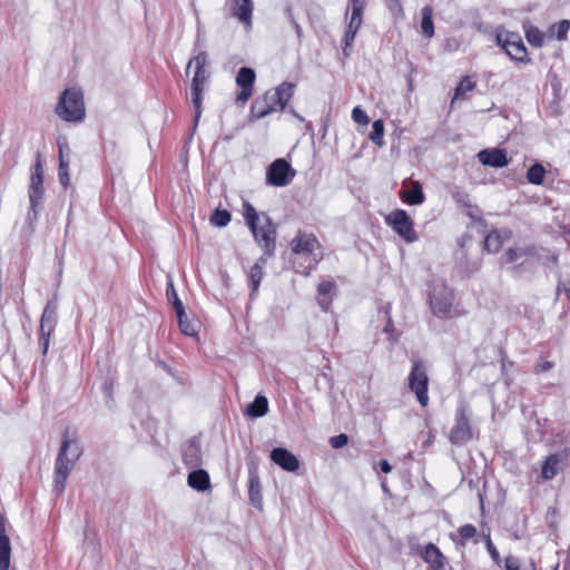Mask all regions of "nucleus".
<instances>
[{
    "mask_svg": "<svg viewBox=\"0 0 570 570\" xmlns=\"http://www.w3.org/2000/svg\"><path fill=\"white\" fill-rule=\"evenodd\" d=\"M81 454V444L66 431L55 462L53 492L61 494L65 491L67 479Z\"/></svg>",
    "mask_w": 570,
    "mask_h": 570,
    "instance_id": "obj_1",
    "label": "nucleus"
},
{
    "mask_svg": "<svg viewBox=\"0 0 570 570\" xmlns=\"http://www.w3.org/2000/svg\"><path fill=\"white\" fill-rule=\"evenodd\" d=\"M208 57L206 52H199L196 57L189 60L187 65V72L190 68H195L194 77L191 80V102L195 108V121L197 122L202 115V102L205 83L208 79L206 70Z\"/></svg>",
    "mask_w": 570,
    "mask_h": 570,
    "instance_id": "obj_2",
    "label": "nucleus"
},
{
    "mask_svg": "<svg viewBox=\"0 0 570 570\" xmlns=\"http://www.w3.org/2000/svg\"><path fill=\"white\" fill-rule=\"evenodd\" d=\"M57 115L66 121H80L85 117L82 92L78 89H66L56 107Z\"/></svg>",
    "mask_w": 570,
    "mask_h": 570,
    "instance_id": "obj_3",
    "label": "nucleus"
},
{
    "mask_svg": "<svg viewBox=\"0 0 570 570\" xmlns=\"http://www.w3.org/2000/svg\"><path fill=\"white\" fill-rule=\"evenodd\" d=\"M43 167L41 163V158L38 155L37 161L32 168L30 185H29V202H30V210L32 213V217L29 214V219H37L39 210L42 205L45 187H43Z\"/></svg>",
    "mask_w": 570,
    "mask_h": 570,
    "instance_id": "obj_4",
    "label": "nucleus"
},
{
    "mask_svg": "<svg viewBox=\"0 0 570 570\" xmlns=\"http://www.w3.org/2000/svg\"><path fill=\"white\" fill-rule=\"evenodd\" d=\"M385 223L406 243L417 240V234L413 227V220L403 209H395L385 217Z\"/></svg>",
    "mask_w": 570,
    "mask_h": 570,
    "instance_id": "obj_5",
    "label": "nucleus"
},
{
    "mask_svg": "<svg viewBox=\"0 0 570 570\" xmlns=\"http://www.w3.org/2000/svg\"><path fill=\"white\" fill-rule=\"evenodd\" d=\"M473 439V429L468 417L465 405H461L455 411L454 424L450 430L449 440L454 445H462Z\"/></svg>",
    "mask_w": 570,
    "mask_h": 570,
    "instance_id": "obj_6",
    "label": "nucleus"
},
{
    "mask_svg": "<svg viewBox=\"0 0 570 570\" xmlns=\"http://www.w3.org/2000/svg\"><path fill=\"white\" fill-rule=\"evenodd\" d=\"M428 384L429 377L426 371L422 362L415 360L409 376V386L410 390L415 393L417 401L422 406H426L429 403Z\"/></svg>",
    "mask_w": 570,
    "mask_h": 570,
    "instance_id": "obj_7",
    "label": "nucleus"
},
{
    "mask_svg": "<svg viewBox=\"0 0 570 570\" xmlns=\"http://www.w3.org/2000/svg\"><path fill=\"white\" fill-rule=\"evenodd\" d=\"M453 292L444 284L440 283L433 287L430 303L434 314L439 316H448L451 314L453 304Z\"/></svg>",
    "mask_w": 570,
    "mask_h": 570,
    "instance_id": "obj_8",
    "label": "nucleus"
},
{
    "mask_svg": "<svg viewBox=\"0 0 570 570\" xmlns=\"http://www.w3.org/2000/svg\"><path fill=\"white\" fill-rule=\"evenodd\" d=\"M295 170L283 158L276 159L267 168V184L282 187L287 186L294 178Z\"/></svg>",
    "mask_w": 570,
    "mask_h": 570,
    "instance_id": "obj_9",
    "label": "nucleus"
},
{
    "mask_svg": "<svg viewBox=\"0 0 570 570\" xmlns=\"http://www.w3.org/2000/svg\"><path fill=\"white\" fill-rule=\"evenodd\" d=\"M292 249L295 254L308 255L316 264L323 256L317 238L312 234H299L292 240Z\"/></svg>",
    "mask_w": 570,
    "mask_h": 570,
    "instance_id": "obj_10",
    "label": "nucleus"
},
{
    "mask_svg": "<svg viewBox=\"0 0 570 570\" xmlns=\"http://www.w3.org/2000/svg\"><path fill=\"white\" fill-rule=\"evenodd\" d=\"M498 42L502 46L511 59L525 62L528 59V51L524 47L522 39L517 33L498 35Z\"/></svg>",
    "mask_w": 570,
    "mask_h": 570,
    "instance_id": "obj_11",
    "label": "nucleus"
},
{
    "mask_svg": "<svg viewBox=\"0 0 570 570\" xmlns=\"http://www.w3.org/2000/svg\"><path fill=\"white\" fill-rule=\"evenodd\" d=\"M225 7L229 14L236 18L246 30L252 29L254 11L252 0H226Z\"/></svg>",
    "mask_w": 570,
    "mask_h": 570,
    "instance_id": "obj_12",
    "label": "nucleus"
},
{
    "mask_svg": "<svg viewBox=\"0 0 570 570\" xmlns=\"http://www.w3.org/2000/svg\"><path fill=\"white\" fill-rule=\"evenodd\" d=\"M57 323V305L53 302H49L42 313L40 322V335L43 345V354L47 353L50 336L55 330Z\"/></svg>",
    "mask_w": 570,
    "mask_h": 570,
    "instance_id": "obj_13",
    "label": "nucleus"
},
{
    "mask_svg": "<svg viewBox=\"0 0 570 570\" xmlns=\"http://www.w3.org/2000/svg\"><path fill=\"white\" fill-rule=\"evenodd\" d=\"M255 79L256 73L252 68L242 67L238 70L236 76V83L242 90L236 96V102L244 105L249 100V98L253 96Z\"/></svg>",
    "mask_w": 570,
    "mask_h": 570,
    "instance_id": "obj_14",
    "label": "nucleus"
},
{
    "mask_svg": "<svg viewBox=\"0 0 570 570\" xmlns=\"http://www.w3.org/2000/svg\"><path fill=\"white\" fill-rule=\"evenodd\" d=\"M255 239L262 245L265 253L271 255L275 248V230L271 223L266 222L262 226H254L250 228Z\"/></svg>",
    "mask_w": 570,
    "mask_h": 570,
    "instance_id": "obj_15",
    "label": "nucleus"
},
{
    "mask_svg": "<svg viewBox=\"0 0 570 570\" xmlns=\"http://www.w3.org/2000/svg\"><path fill=\"white\" fill-rule=\"evenodd\" d=\"M271 460L287 472H295L299 469L298 459L284 448H275L272 450Z\"/></svg>",
    "mask_w": 570,
    "mask_h": 570,
    "instance_id": "obj_16",
    "label": "nucleus"
},
{
    "mask_svg": "<svg viewBox=\"0 0 570 570\" xmlns=\"http://www.w3.org/2000/svg\"><path fill=\"white\" fill-rule=\"evenodd\" d=\"M478 158L482 165L493 168H502L509 164L504 150L497 148L479 151Z\"/></svg>",
    "mask_w": 570,
    "mask_h": 570,
    "instance_id": "obj_17",
    "label": "nucleus"
},
{
    "mask_svg": "<svg viewBox=\"0 0 570 570\" xmlns=\"http://www.w3.org/2000/svg\"><path fill=\"white\" fill-rule=\"evenodd\" d=\"M11 546L6 534V519L0 513V570H9Z\"/></svg>",
    "mask_w": 570,
    "mask_h": 570,
    "instance_id": "obj_18",
    "label": "nucleus"
},
{
    "mask_svg": "<svg viewBox=\"0 0 570 570\" xmlns=\"http://www.w3.org/2000/svg\"><path fill=\"white\" fill-rule=\"evenodd\" d=\"M400 196L403 202L410 205H420L424 202V194L419 181L412 180L410 187L402 189Z\"/></svg>",
    "mask_w": 570,
    "mask_h": 570,
    "instance_id": "obj_19",
    "label": "nucleus"
},
{
    "mask_svg": "<svg viewBox=\"0 0 570 570\" xmlns=\"http://www.w3.org/2000/svg\"><path fill=\"white\" fill-rule=\"evenodd\" d=\"M362 14L363 12L352 11L351 19L347 26V31L344 37V48L343 52L345 56H348L347 48L353 43L354 38L362 24Z\"/></svg>",
    "mask_w": 570,
    "mask_h": 570,
    "instance_id": "obj_20",
    "label": "nucleus"
},
{
    "mask_svg": "<svg viewBox=\"0 0 570 570\" xmlns=\"http://www.w3.org/2000/svg\"><path fill=\"white\" fill-rule=\"evenodd\" d=\"M422 558L429 563L434 570H441L444 566V557L436 546L429 543L422 553Z\"/></svg>",
    "mask_w": 570,
    "mask_h": 570,
    "instance_id": "obj_21",
    "label": "nucleus"
},
{
    "mask_svg": "<svg viewBox=\"0 0 570 570\" xmlns=\"http://www.w3.org/2000/svg\"><path fill=\"white\" fill-rule=\"evenodd\" d=\"M294 94V85L289 82H283L275 91L267 92V99H276L281 109H284L287 101Z\"/></svg>",
    "mask_w": 570,
    "mask_h": 570,
    "instance_id": "obj_22",
    "label": "nucleus"
},
{
    "mask_svg": "<svg viewBox=\"0 0 570 570\" xmlns=\"http://www.w3.org/2000/svg\"><path fill=\"white\" fill-rule=\"evenodd\" d=\"M59 147V180L60 184L67 188L69 186L70 179H69V163L65 159V151L69 149V146L67 142H58Z\"/></svg>",
    "mask_w": 570,
    "mask_h": 570,
    "instance_id": "obj_23",
    "label": "nucleus"
},
{
    "mask_svg": "<svg viewBox=\"0 0 570 570\" xmlns=\"http://www.w3.org/2000/svg\"><path fill=\"white\" fill-rule=\"evenodd\" d=\"M268 412V401L263 395H257L255 400L246 407V415L250 417H261Z\"/></svg>",
    "mask_w": 570,
    "mask_h": 570,
    "instance_id": "obj_24",
    "label": "nucleus"
},
{
    "mask_svg": "<svg viewBox=\"0 0 570 570\" xmlns=\"http://www.w3.org/2000/svg\"><path fill=\"white\" fill-rule=\"evenodd\" d=\"M188 485L197 491H205L209 488V475L205 470H197L188 475Z\"/></svg>",
    "mask_w": 570,
    "mask_h": 570,
    "instance_id": "obj_25",
    "label": "nucleus"
},
{
    "mask_svg": "<svg viewBox=\"0 0 570 570\" xmlns=\"http://www.w3.org/2000/svg\"><path fill=\"white\" fill-rule=\"evenodd\" d=\"M266 265L265 258H258L249 272V281L252 286V297L257 293L261 281L263 278V268Z\"/></svg>",
    "mask_w": 570,
    "mask_h": 570,
    "instance_id": "obj_26",
    "label": "nucleus"
},
{
    "mask_svg": "<svg viewBox=\"0 0 570 570\" xmlns=\"http://www.w3.org/2000/svg\"><path fill=\"white\" fill-rule=\"evenodd\" d=\"M422 21H421V30L428 37L432 38L434 36V24L432 20L433 9L431 6H425L422 11Z\"/></svg>",
    "mask_w": 570,
    "mask_h": 570,
    "instance_id": "obj_27",
    "label": "nucleus"
},
{
    "mask_svg": "<svg viewBox=\"0 0 570 570\" xmlns=\"http://www.w3.org/2000/svg\"><path fill=\"white\" fill-rule=\"evenodd\" d=\"M335 288V284L331 281H324L318 285V303L324 311H327L331 305V297L328 296Z\"/></svg>",
    "mask_w": 570,
    "mask_h": 570,
    "instance_id": "obj_28",
    "label": "nucleus"
},
{
    "mask_svg": "<svg viewBox=\"0 0 570 570\" xmlns=\"http://www.w3.org/2000/svg\"><path fill=\"white\" fill-rule=\"evenodd\" d=\"M570 29V20H561L552 24L547 33L548 38L556 37L558 40H564Z\"/></svg>",
    "mask_w": 570,
    "mask_h": 570,
    "instance_id": "obj_29",
    "label": "nucleus"
},
{
    "mask_svg": "<svg viewBox=\"0 0 570 570\" xmlns=\"http://www.w3.org/2000/svg\"><path fill=\"white\" fill-rule=\"evenodd\" d=\"M525 38L529 43L541 47L543 45L544 38L548 37L546 33L541 32L537 27L531 24L524 26Z\"/></svg>",
    "mask_w": 570,
    "mask_h": 570,
    "instance_id": "obj_30",
    "label": "nucleus"
},
{
    "mask_svg": "<svg viewBox=\"0 0 570 570\" xmlns=\"http://www.w3.org/2000/svg\"><path fill=\"white\" fill-rule=\"evenodd\" d=\"M474 88H475V82L472 81L469 76L463 77L454 90L452 104L456 99H464L466 94L472 91Z\"/></svg>",
    "mask_w": 570,
    "mask_h": 570,
    "instance_id": "obj_31",
    "label": "nucleus"
},
{
    "mask_svg": "<svg viewBox=\"0 0 570 570\" xmlns=\"http://www.w3.org/2000/svg\"><path fill=\"white\" fill-rule=\"evenodd\" d=\"M546 169L541 164L532 165L527 171V180L533 185L543 184Z\"/></svg>",
    "mask_w": 570,
    "mask_h": 570,
    "instance_id": "obj_32",
    "label": "nucleus"
},
{
    "mask_svg": "<svg viewBox=\"0 0 570 570\" xmlns=\"http://www.w3.org/2000/svg\"><path fill=\"white\" fill-rule=\"evenodd\" d=\"M252 112L257 118H263L273 112L268 105L267 92L259 99H256L252 106Z\"/></svg>",
    "mask_w": 570,
    "mask_h": 570,
    "instance_id": "obj_33",
    "label": "nucleus"
},
{
    "mask_svg": "<svg viewBox=\"0 0 570 570\" xmlns=\"http://www.w3.org/2000/svg\"><path fill=\"white\" fill-rule=\"evenodd\" d=\"M248 492L252 504L257 508H262L261 484L257 476L250 478Z\"/></svg>",
    "mask_w": 570,
    "mask_h": 570,
    "instance_id": "obj_34",
    "label": "nucleus"
},
{
    "mask_svg": "<svg viewBox=\"0 0 570 570\" xmlns=\"http://www.w3.org/2000/svg\"><path fill=\"white\" fill-rule=\"evenodd\" d=\"M166 294H167L168 301L171 302V304L176 311V314H180V315L184 314V311H185L184 305H183L181 301L179 299L177 292L175 289V286L170 279L167 283Z\"/></svg>",
    "mask_w": 570,
    "mask_h": 570,
    "instance_id": "obj_35",
    "label": "nucleus"
},
{
    "mask_svg": "<svg viewBox=\"0 0 570 570\" xmlns=\"http://www.w3.org/2000/svg\"><path fill=\"white\" fill-rule=\"evenodd\" d=\"M503 244L500 234L495 230L488 234L484 239V247L488 252L497 253Z\"/></svg>",
    "mask_w": 570,
    "mask_h": 570,
    "instance_id": "obj_36",
    "label": "nucleus"
},
{
    "mask_svg": "<svg viewBox=\"0 0 570 570\" xmlns=\"http://www.w3.org/2000/svg\"><path fill=\"white\" fill-rule=\"evenodd\" d=\"M532 248L531 247H523V248H508L504 252V261L505 263H514L519 258L531 255Z\"/></svg>",
    "mask_w": 570,
    "mask_h": 570,
    "instance_id": "obj_37",
    "label": "nucleus"
},
{
    "mask_svg": "<svg viewBox=\"0 0 570 570\" xmlns=\"http://www.w3.org/2000/svg\"><path fill=\"white\" fill-rule=\"evenodd\" d=\"M559 460L556 455H550L542 465V478L552 479L557 474Z\"/></svg>",
    "mask_w": 570,
    "mask_h": 570,
    "instance_id": "obj_38",
    "label": "nucleus"
},
{
    "mask_svg": "<svg viewBox=\"0 0 570 570\" xmlns=\"http://www.w3.org/2000/svg\"><path fill=\"white\" fill-rule=\"evenodd\" d=\"M178 324L180 331L189 336H196L197 335V325L193 322H190L187 318L186 312L184 311V314H177Z\"/></svg>",
    "mask_w": 570,
    "mask_h": 570,
    "instance_id": "obj_39",
    "label": "nucleus"
},
{
    "mask_svg": "<svg viewBox=\"0 0 570 570\" xmlns=\"http://www.w3.org/2000/svg\"><path fill=\"white\" fill-rule=\"evenodd\" d=\"M372 132L370 135V139L377 145L379 147H382L384 145L383 136H384V122L383 120L379 119L373 122Z\"/></svg>",
    "mask_w": 570,
    "mask_h": 570,
    "instance_id": "obj_40",
    "label": "nucleus"
},
{
    "mask_svg": "<svg viewBox=\"0 0 570 570\" xmlns=\"http://www.w3.org/2000/svg\"><path fill=\"white\" fill-rule=\"evenodd\" d=\"M230 222V214L225 209H216L210 216V223L217 227H225Z\"/></svg>",
    "mask_w": 570,
    "mask_h": 570,
    "instance_id": "obj_41",
    "label": "nucleus"
},
{
    "mask_svg": "<svg viewBox=\"0 0 570 570\" xmlns=\"http://www.w3.org/2000/svg\"><path fill=\"white\" fill-rule=\"evenodd\" d=\"M244 217L249 228H254L258 222L256 209L248 203H244Z\"/></svg>",
    "mask_w": 570,
    "mask_h": 570,
    "instance_id": "obj_42",
    "label": "nucleus"
},
{
    "mask_svg": "<svg viewBox=\"0 0 570 570\" xmlns=\"http://www.w3.org/2000/svg\"><path fill=\"white\" fill-rule=\"evenodd\" d=\"M352 119L356 122V124H362V125H367L370 119L366 115V112L361 109L360 107H355L352 111Z\"/></svg>",
    "mask_w": 570,
    "mask_h": 570,
    "instance_id": "obj_43",
    "label": "nucleus"
},
{
    "mask_svg": "<svg viewBox=\"0 0 570 570\" xmlns=\"http://www.w3.org/2000/svg\"><path fill=\"white\" fill-rule=\"evenodd\" d=\"M348 442V438L346 434L342 433L330 439V444L333 449H341L345 446Z\"/></svg>",
    "mask_w": 570,
    "mask_h": 570,
    "instance_id": "obj_44",
    "label": "nucleus"
},
{
    "mask_svg": "<svg viewBox=\"0 0 570 570\" xmlns=\"http://www.w3.org/2000/svg\"><path fill=\"white\" fill-rule=\"evenodd\" d=\"M459 534L461 535L462 539L469 540L476 534V529L472 524H464L459 529Z\"/></svg>",
    "mask_w": 570,
    "mask_h": 570,
    "instance_id": "obj_45",
    "label": "nucleus"
},
{
    "mask_svg": "<svg viewBox=\"0 0 570 570\" xmlns=\"http://www.w3.org/2000/svg\"><path fill=\"white\" fill-rule=\"evenodd\" d=\"M352 11L363 12L365 7V0H350Z\"/></svg>",
    "mask_w": 570,
    "mask_h": 570,
    "instance_id": "obj_46",
    "label": "nucleus"
},
{
    "mask_svg": "<svg viewBox=\"0 0 570 570\" xmlns=\"http://www.w3.org/2000/svg\"><path fill=\"white\" fill-rule=\"evenodd\" d=\"M487 547H488V550L491 553L492 558L494 560H497L499 558V553L490 539H488V541H487Z\"/></svg>",
    "mask_w": 570,
    "mask_h": 570,
    "instance_id": "obj_47",
    "label": "nucleus"
},
{
    "mask_svg": "<svg viewBox=\"0 0 570 570\" xmlns=\"http://www.w3.org/2000/svg\"><path fill=\"white\" fill-rule=\"evenodd\" d=\"M386 316H387V323L384 327V332L385 333H393L394 332V327H393V323H392V320H391V316H390V311L386 309L385 312Z\"/></svg>",
    "mask_w": 570,
    "mask_h": 570,
    "instance_id": "obj_48",
    "label": "nucleus"
},
{
    "mask_svg": "<svg viewBox=\"0 0 570 570\" xmlns=\"http://www.w3.org/2000/svg\"><path fill=\"white\" fill-rule=\"evenodd\" d=\"M380 466H381V470H382L384 473H389V472H391V469H392V468H391L390 463H389L386 460H382V461L380 462Z\"/></svg>",
    "mask_w": 570,
    "mask_h": 570,
    "instance_id": "obj_49",
    "label": "nucleus"
},
{
    "mask_svg": "<svg viewBox=\"0 0 570 570\" xmlns=\"http://www.w3.org/2000/svg\"><path fill=\"white\" fill-rule=\"evenodd\" d=\"M268 105L271 106L272 111L282 110L276 99H268Z\"/></svg>",
    "mask_w": 570,
    "mask_h": 570,
    "instance_id": "obj_50",
    "label": "nucleus"
},
{
    "mask_svg": "<svg viewBox=\"0 0 570 570\" xmlns=\"http://www.w3.org/2000/svg\"><path fill=\"white\" fill-rule=\"evenodd\" d=\"M292 23H293V26L295 28L297 37L301 38L302 37V28L299 27V24L295 20H292Z\"/></svg>",
    "mask_w": 570,
    "mask_h": 570,
    "instance_id": "obj_51",
    "label": "nucleus"
},
{
    "mask_svg": "<svg viewBox=\"0 0 570 570\" xmlns=\"http://www.w3.org/2000/svg\"><path fill=\"white\" fill-rule=\"evenodd\" d=\"M552 367V364L550 362H546L544 364H542L540 366V370L539 371H548Z\"/></svg>",
    "mask_w": 570,
    "mask_h": 570,
    "instance_id": "obj_52",
    "label": "nucleus"
},
{
    "mask_svg": "<svg viewBox=\"0 0 570 570\" xmlns=\"http://www.w3.org/2000/svg\"><path fill=\"white\" fill-rule=\"evenodd\" d=\"M564 291H566L567 297H568V298H569V301H570V281H569L568 286L564 288Z\"/></svg>",
    "mask_w": 570,
    "mask_h": 570,
    "instance_id": "obj_53",
    "label": "nucleus"
},
{
    "mask_svg": "<svg viewBox=\"0 0 570 570\" xmlns=\"http://www.w3.org/2000/svg\"><path fill=\"white\" fill-rule=\"evenodd\" d=\"M554 570H557V568Z\"/></svg>",
    "mask_w": 570,
    "mask_h": 570,
    "instance_id": "obj_54",
    "label": "nucleus"
}]
</instances>
